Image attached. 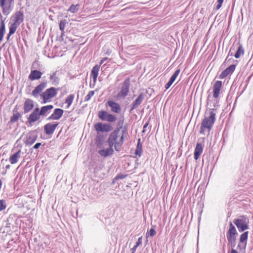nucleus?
<instances>
[{
    "label": "nucleus",
    "instance_id": "32",
    "mask_svg": "<svg viewBox=\"0 0 253 253\" xmlns=\"http://www.w3.org/2000/svg\"><path fill=\"white\" fill-rule=\"evenodd\" d=\"M20 117H21V115H20V113H19L18 112H14L13 114V115L12 116V117L10 118L11 122L14 123V122H17L19 120V119L20 118Z\"/></svg>",
    "mask_w": 253,
    "mask_h": 253
},
{
    "label": "nucleus",
    "instance_id": "25",
    "mask_svg": "<svg viewBox=\"0 0 253 253\" xmlns=\"http://www.w3.org/2000/svg\"><path fill=\"white\" fill-rule=\"evenodd\" d=\"M0 19L1 20L0 22V42H1L5 30L4 20L2 19L1 12H0Z\"/></svg>",
    "mask_w": 253,
    "mask_h": 253
},
{
    "label": "nucleus",
    "instance_id": "16",
    "mask_svg": "<svg viewBox=\"0 0 253 253\" xmlns=\"http://www.w3.org/2000/svg\"><path fill=\"white\" fill-rule=\"evenodd\" d=\"M236 68V65L234 64H231L229 67L223 70L222 72L219 75V78L223 79L227 77L229 75H231L234 71Z\"/></svg>",
    "mask_w": 253,
    "mask_h": 253
},
{
    "label": "nucleus",
    "instance_id": "29",
    "mask_svg": "<svg viewBox=\"0 0 253 253\" xmlns=\"http://www.w3.org/2000/svg\"><path fill=\"white\" fill-rule=\"evenodd\" d=\"M140 139H138L136 148L135 149V154L140 157L142 152V145L140 142Z\"/></svg>",
    "mask_w": 253,
    "mask_h": 253
},
{
    "label": "nucleus",
    "instance_id": "14",
    "mask_svg": "<svg viewBox=\"0 0 253 253\" xmlns=\"http://www.w3.org/2000/svg\"><path fill=\"white\" fill-rule=\"evenodd\" d=\"M64 111L60 108H56L54 110L53 112L48 118L49 120H58L63 116Z\"/></svg>",
    "mask_w": 253,
    "mask_h": 253
},
{
    "label": "nucleus",
    "instance_id": "37",
    "mask_svg": "<svg viewBox=\"0 0 253 253\" xmlns=\"http://www.w3.org/2000/svg\"><path fill=\"white\" fill-rule=\"evenodd\" d=\"M103 141V137L101 136H97L96 139L95 140V143L97 146H100L102 145Z\"/></svg>",
    "mask_w": 253,
    "mask_h": 253
},
{
    "label": "nucleus",
    "instance_id": "17",
    "mask_svg": "<svg viewBox=\"0 0 253 253\" xmlns=\"http://www.w3.org/2000/svg\"><path fill=\"white\" fill-rule=\"evenodd\" d=\"M46 86V82H42L39 85L35 87L32 91V94L33 96L37 97L39 94L45 88Z\"/></svg>",
    "mask_w": 253,
    "mask_h": 253
},
{
    "label": "nucleus",
    "instance_id": "20",
    "mask_svg": "<svg viewBox=\"0 0 253 253\" xmlns=\"http://www.w3.org/2000/svg\"><path fill=\"white\" fill-rule=\"evenodd\" d=\"M249 231H245L241 234L239 237V244L238 245V247H240L241 246H243L244 247L246 246Z\"/></svg>",
    "mask_w": 253,
    "mask_h": 253
},
{
    "label": "nucleus",
    "instance_id": "15",
    "mask_svg": "<svg viewBox=\"0 0 253 253\" xmlns=\"http://www.w3.org/2000/svg\"><path fill=\"white\" fill-rule=\"evenodd\" d=\"M34 107V102L31 99H26L23 104L24 112L27 113L32 110Z\"/></svg>",
    "mask_w": 253,
    "mask_h": 253
},
{
    "label": "nucleus",
    "instance_id": "36",
    "mask_svg": "<svg viewBox=\"0 0 253 253\" xmlns=\"http://www.w3.org/2000/svg\"><path fill=\"white\" fill-rule=\"evenodd\" d=\"M94 94V91L91 90L89 91L88 93V94L86 95V96L84 98V100L86 101H88L89 100L91 99V98L92 97V96Z\"/></svg>",
    "mask_w": 253,
    "mask_h": 253
},
{
    "label": "nucleus",
    "instance_id": "33",
    "mask_svg": "<svg viewBox=\"0 0 253 253\" xmlns=\"http://www.w3.org/2000/svg\"><path fill=\"white\" fill-rule=\"evenodd\" d=\"M79 4H77L76 5H74V4H72L68 9V11L72 13L77 12L79 10Z\"/></svg>",
    "mask_w": 253,
    "mask_h": 253
},
{
    "label": "nucleus",
    "instance_id": "24",
    "mask_svg": "<svg viewBox=\"0 0 253 253\" xmlns=\"http://www.w3.org/2000/svg\"><path fill=\"white\" fill-rule=\"evenodd\" d=\"M21 150H19L17 152L12 154L9 158V161L12 165L18 162L21 157Z\"/></svg>",
    "mask_w": 253,
    "mask_h": 253
},
{
    "label": "nucleus",
    "instance_id": "18",
    "mask_svg": "<svg viewBox=\"0 0 253 253\" xmlns=\"http://www.w3.org/2000/svg\"><path fill=\"white\" fill-rule=\"evenodd\" d=\"M107 104L111 107V111L113 112L119 113L121 112V108L120 105L117 102L113 100H109Z\"/></svg>",
    "mask_w": 253,
    "mask_h": 253
},
{
    "label": "nucleus",
    "instance_id": "6",
    "mask_svg": "<svg viewBox=\"0 0 253 253\" xmlns=\"http://www.w3.org/2000/svg\"><path fill=\"white\" fill-rule=\"evenodd\" d=\"M238 233L231 222L229 223V228L227 232V238L231 245H234Z\"/></svg>",
    "mask_w": 253,
    "mask_h": 253
},
{
    "label": "nucleus",
    "instance_id": "22",
    "mask_svg": "<svg viewBox=\"0 0 253 253\" xmlns=\"http://www.w3.org/2000/svg\"><path fill=\"white\" fill-rule=\"evenodd\" d=\"M37 138V134H29L27 136L24 140V143L26 146H31L36 141Z\"/></svg>",
    "mask_w": 253,
    "mask_h": 253
},
{
    "label": "nucleus",
    "instance_id": "2",
    "mask_svg": "<svg viewBox=\"0 0 253 253\" xmlns=\"http://www.w3.org/2000/svg\"><path fill=\"white\" fill-rule=\"evenodd\" d=\"M215 121V113L212 110L205 113L204 119L201 123L200 133L205 134L206 130L209 132L212 128Z\"/></svg>",
    "mask_w": 253,
    "mask_h": 253
},
{
    "label": "nucleus",
    "instance_id": "43",
    "mask_svg": "<svg viewBox=\"0 0 253 253\" xmlns=\"http://www.w3.org/2000/svg\"><path fill=\"white\" fill-rule=\"evenodd\" d=\"M142 242V237H140L138 239L136 243V244L137 246H139L140 245H141Z\"/></svg>",
    "mask_w": 253,
    "mask_h": 253
},
{
    "label": "nucleus",
    "instance_id": "3",
    "mask_svg": "<svg viewBox=\"0 0 253 253\" xmlns=\"http://www.w3.org/2000/svg\"><path fill=\"white\" fill-rule=\"evenodd\" d=\"M24 20V14L21 11H16L12 16V23L9 27V32L7 35V39L9 40L12 34H14L18 27Z\"/></svg>",
    "mask_w": 253,
    "mask_h": 253
},
{
    "label": "nucleus",
    "instance_id": "41",
    "mask_svg": "<svg viewBox=\"0 0 253 253\" xmlns=\"http://www.w3.org/2000/svg\"><path fill=\"white\" fill-rule=\"evenodd\" d=\"M223 2V0H217L218 4H217L216 7V9L217 10L220 9V8L221 7V6L222 5Z\"/></svg>",
    "mask_w": 253,
    "mask_h": 253
},
{
    "label": "nucleus",
    "instance_id": "28",
    "mask_svg": "<svg viewBox=\"0 0 253 253\" xmlns=\"http://www.w3.org/2000/svg\"><path fill=\"white\" fill-rule=\"evenodd\" d=\"M144 99V95L143 93L139 94L138 97L132 103L133 109L136 108L138 105H139Z\"/></svg>",
    "mask_w": 253,
    "mask_h": 253
},
{
    "label": "nucleus",
    "instance_id": "10",
    "mask_svg": "<svg viewBox=\"0 0 253 253\" xmlns=\"http://www.w3.org/2000/svg\"><path fill=\"white\" fill-rule=\"evenodd\" d=\"M129 86L130 80L129 78H127L124 82L121 90L118 93V96L123 98L126 97L129 92Z\"/></svg>",
    "mask_w": 253,
    "mask_h": 253
},
{
    "label": "nucleus",
    "instance_id": "7",
    "mask_svg": "<svg viewBox=\"0 0 253 253\" xmlns=\"http://www.w3.org/2000/svg\"><path fill=\"white\" fill-rule=\"evenodd\" d=\"M14 0H0V6L3 14L7 15L11 11Z\"/></svg>",
    "mask_w": 253,
    "mask_h": 253
},
{
    "label": "nucleus",
    "instance_id": "46",
    "mask_svg": "<svg viewBox=\"0 0 253 253\" xmlns=\"http://www.w3.org/2000/svg\"><path fill=\"white\" fill-rule=\"evenodd\" d=\"M138 247V246H137L136 245H135V246H134L132 249H131V251H132V253H135V251H136V248Z\"/></svg>",
    "mask_w": 253,
    "mask_h": 253
},
{
    "label": "nucleus",
    "instance_id": "49",
    "mask_svg": "<svg viewBox=\"0 0 253 253\" xmlns=\"http://www.w3.org/2000/svg\"><path fill=\"white\" fill-rule=\"evenodd\" d=\"M10 168V166L9 164H8L7 166H5V169H8Z\"/></svg>",
    "mask_w": 253,
    "mask_h": 253
},
{
    "label": "nucleus",
    "instance_id": "47",
    "mask_svg": "<svg viewBox=\"0 0 253 253\" xmlns=\"http://www.w3.org/2000/svg\"><path fill=\"white\" fill-rule=\"evenodd\" d=\"M148 126V123H146L143 127V130L142 131L143 132H145V129Z\"/></svg>",
    "mask_w": 253,
    "mask_h": 253
},
{
    "label": "nucleus",
    "instance_id": "1",
    "mask_svg": "<svg viewBox=\"0 0 253 253\" xmlns=\"http://www.w3.org/2000/svg\"><path fill=\"white\" fill-rule=\"evenodd\" d=\"M128 133L126 128H118L112 131L107 139L109 146L114 147L117 151L121 150Z\"/></svg>",
    "mask_w": 253,
    "mask_h": 253
},
{
    "label": "nucleus",
    "instance_id": "5",
    "mask_svg": "<svg viewBox=\"0 0 253 253\" xmlns=\"http://www.w3.org/2000/svg\"><path fill=\"white\" fill-rule=\"evenodd\" d=\"M57 93V89L53 87L47 89L41 95V97L42 98V103H45L49 102L51 98L56 96Z\"/></svg>",
    "mask_w": 253,
    "mask_h": 253
},
{
    "label": "nucleus",
    "instance_id": "31",
    "mask_svg": "<svg viewBox=\"0 0 253 253\" xmlns=\"http://www.w3.org/2000/svg\"><path fill=\"white\" fill-rule=\"evenodd\" d=\"M74 98L75 95L73 94H70L67 96L65 100V102L68 104L67 108H69L71 105Z\"/></svg>",
    "mask_w": 253,
    "mask_h": 253
},
{
    "label": "nucleus",
    "instance_id": "12",
    "mask_svg": "<svg viewBox=\"0 0 253 253\" xmlns=\"http://www.w3.org/2000/svg\"><path fill=\"white\" fill-rule=\"evenodd\" d=\"M59 125L58 122L54 123H48L44 125V131L46 135H51Z\"/></svg>",
    "mask_w": 253,
    "mask_h": 253
},
{
    "label": "nucleus",
    "instance_id": "9",
    "mask_svg": "<svg viewBox=\"0 0 253 253\" xmlns=\"http://www.w3.org/2000/svg\"><path fill=\"white\" fill-rule=\"evenodd\" d=\"M98 118L102 120L109 122H114L116 121V118L112 114L109 113L106 111H99L98 112Z\"/></svg>",
    "mask_w": 253,
    "mask_h": 253
},
{
    "label": "nucleus",
    "instance_id": "4",
    "mask_svg": "<svg viewBox=\"0 0 253 253\" xmlns=\"http://www.w3.org/2000/svg\"><path fill=\"white\" fill-rule=\"evenodd\" d=\"M233 222L240 232L244 231L249 228V219L245 216H241L239 218L234 219Z\"/></svg>",
    "mask_w": 253,
    "mask_h": 253
},
{
    "label": "nucleus",
    "instance_id": "44",
    "mask_svg": "<svg viewBox=\"0 0 253 253\" xmlns=\"http://www.w3.org/2000/svg\"><path fill=\"white\" fill-rule=\"evenodd\" d=\"M41 145V142L37 143L33 146V148H34L35 149H37L39 148V147Z\"/></svg>",
    "mask_w": 253,
    "mask_h": 253
},
{
    "label": "nucleus",
    "instance_id": "27",
    "mask_svg": "<svg viewBox=\"0 0 253 253\" xmlns=\"http://www.w3.org/2000/svg\"><path fill=\"white\" fill-rule=\"evenodd\" d=\"M53 106L51 105L42 107L41 108V110L40 109L41 116H46L47 114L49 113L50 110L53 109Z\"/></svg>",
    "mask_w": 253,
    "mask_h": 253
},
{
    "label": "nucleus",
    "instance_id": "39",
    "mask_svg": "<svg viewBox=\"0 0 253 253\" xmlns=\"http://www.w3.org/2000/svg\"><path fill=\"white\" fill-rule=\"evenodd\" d=\"M66 20H61L59 23V29L61 31H64L65 26H66Z\"/></svg>",
    "mask_w": 253,
    "mask_h": 253
},
{
    "label": "nucleus",
    "instance_id": "21",
    "mask_svg": "<svg viewBox=\"0 0 253 253\" xmlns=\"http://www.w3.org/2000/svg\"><path fill=\"white\" fill-rule=\"evenodd\" d=\"M203 150V146L201 143H197L194 152V158L197 160L200 157Z\"/></svg>",
    "mask_w": 253,
    "mask_h": 253
},
{
    "label": "nucleus",
    "instance_id": "26",
    "mask_svg": "<svg viewBox=\"0 0 253 253\" xmlns=\"http://www.w3.org/2000/svg\"><path fill=\"white\" fill-rule=\"evenodd\" d=\"M100 67V65H98V64H97L93 67L91 71V76L92 77L93 80L94 82L97 81Z\"/></svg>",
    "mask_w": 253,
    "mask_h": 253
},
{
    "label": "nucleus",
    "instance_id": "38",
    "mask_svg": "<svg viewBox=\"0 0 253 253\" xmlns=\"http://www.w3.org/2000/svg\"><path fill=\"white\" fill-rule=\"evenodd\" d=\"M6 208V205L4 200H0V211L4 210Z\"/></svg>",
    "mask_w": 253,
    "mask_h": 253
},
{
    "label": "nucleus",
    "instance_id": "35",
    "mask_svg": "<svg viewBox=\"0 0 253 253\" xmlns=\"http://www.w3.org/2000/svg\"><path fill=\"white\" fill-rule=\"evenodd\" d=\"M156 234V231L154 228H151L146 234V237H154Z\"/></svg>",
    "mask_w": 253,
    "mask_h": 253
},
{
    "label": "nucleus",
    "instance_id": "23",
    "mask_svg": "<svg viewBox=\"0 0 253 253\" xmlns=\"http://www.w3.org/2000/svg\"><path fill=\"white\" fill-rule=\"evenodd\" d=\"M42 75V73L41 71L37 70H34L31 71L30 75L29 76V79L31 81L39 80L41 79Z\"/></svg>",
    "mask_w": 253,
    "mask_h": 253
},
{
    "label": "nucleus",
    "instance_id": "34",
    "mask_svg": "<svg viewBox=\"0 0 253 253\" xmlns=\"http://www.w3.org/2000/svg\"><path fill=\"white\" fill-rule=\"evenodd\" d=\"M180 72V69L176 70L173 73V74L172 75L171 77L170 78L169 81L171 82L172 83H173V82L175 81L176 78L178 76V74H179Z\"/></svg>",
    "mask_w": 253,
    "mask_h": 253
},
{
    "label": "nucleus",
    "instance_id": "8",
    "mask_svg": "<svg viewBox=\"0 0 253 253\" xmlns=\"http://www.w3.org/2000/svg\"><path fill=\"white\" fill-rule=\"evenodd\" d=\"M94 128L97 133L99 132H107L113 129V127L107 123L98 122L94 124Z\"/></svg>",
    "mask_w": 253,
    "mask_h": 253
},
{
    "label": "nucleus",
    "instance_id": "30",
    "mask_svg": "<svg viewBox=\"0 0 253 253\" xmlns=\"http://www.w3.org/2000/svg\"><path fill=\"white\" fill-rule=\"evenodd\" d=\"M244 49L242 45V44H239V46L237 49V50L235 54H234V56L236 58H239L242 55H244Z\"/></svg>",
    "mask_w": 253,
    "mask_h": 253
},
{
    "label": "nucleus",
    "instance_id": "13",
    "mask_svg": "<svg viewBox=\"0 0 253 253\" xmlns=\"http://www.w3.org/2000/svg\"><path fill=\"white\" fill-rule=\"evenodd\" d=\"M222 83L221 81H216L213 85V97L215 99L218 98L222 88Z\"/></svg>",
    "mask_w": 253,
    "mask_h": 253
},
{
    "label": "nucleus",
    "instance_id": "42",
    "mask_svg": "<svg viewBox=\"0 0 253 253\" xmlns=\"http://www.w3.org/2000/svg\"><path fill=\"white\" fill-rule=\"evenodd\" d=\"M172 84L173 83L169 80V82L167 83V84L165 86L166 89H169L172 85Z\"/></svg>",
    "mask_w": 253,
    "mask_h": 253
},
{
    "label": "nucleus",
    "instance_id": "45",
    "mask_svg": "<svg viewBox=\"0 0 253 253\" xmlns=\"http://www.w3.org/2000/svg\"><path fill=\"white\" fill-rule=\"evenodd\" d=\"M107 59V57H104L102 58L100 63V65H102L104 62H105Z\"/></svg>",
    "mask_w": 253,
    "mask_h": 253
},
{
    "label": "nucleus",
    "instance_id": "11",
    "mask_svg": "<svg viewBox=\"0 0 253 253\" xmlns=\"http://www.w3.org/2000/svg\"><path fill=\"white\" fill-rule=\"evenodd\" d=\"M41 114L40 113V108H36L30 114V115L28 118V122L32 124V123L38 121L40 119Z\"/></svg>",
    "mask_w": 253,
    "mask_h": 253
},
{
    "label": "nucleus",
    "instance_id": "50",
    "mask_svg": "<svg viewBox=\"0 0 253 253\" xmlns=\"http://www.w3.org/2000/svg\"><path fill=\"white\" fill-rule=\"evenodd\" d=\"M2 184V180L1 179H0V190L1 188Z\"/></svg>",
    "mask_w": 253,
    "mask_h": 253
},
{
    "label": "nucleus",
    "instance_id": "48",
    "mask_svg": "<svg viewBox=\"0 0 253 253\" xmlns=\"http://www.w3.org/2000/svg\"><path fill=\"white\" fill-rule=\"evenodd\" d=\"M230 253H239L235 249H231Z\"/></svg>",
    "mask_w": 253,
    "mask_h": 253
},
{
    "label": "nucleus",
    "instance_id": "19",
    "mask_svg": "<svg viewBox=\"0 0 253 253\" xmlns=\"http://www.w3.org/2000/svg\"><path fill=\"white\" fill-rule=\"evenodd\" d=\"M112 147H113L109 146V147L107 149H101L98 151V153L100 156L105 158L112 156V155H113L114 152Z\"/></svg>",
    "mask_w": 253,
    "mask_h": 253
},
{
    "label": "nucleus",
    "instance_id": "40",
    "mask_svg": "<svg viewBox=\"0 0 253 253\" xmlns=\"http://www.w3.org/2000/svg\"><path fill=\"white\" fill-rule=\"evenodd\" d=\"M126 175H123V174H117L115 178L114 179V181L115 180H117L119 179H124L126 177Z\"/></svg>",
    "mask_w": 253,
    "mask_h": 253
}]
</instances>
